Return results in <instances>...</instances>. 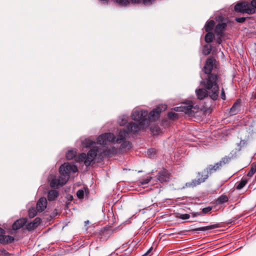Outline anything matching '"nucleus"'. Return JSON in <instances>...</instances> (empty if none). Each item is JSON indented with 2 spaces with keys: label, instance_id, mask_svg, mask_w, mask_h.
Here are the masks:
<instances>
[{
  "label": "nucleus",
  "instance_id": "4c0bfd02",
  "mask_svg": "<svg viewBox=\"0 0 256 256\" xmlns=\"http://www.w3.org/2000/svg\"><path fill=\"white\" fill-rule=\"evenodd\" d=\"M168 116L169 118L172 120H176L178 118V114L174 112H170Z\"/></svg>",
  "mask_w": 256,
  "mask_h": 256
},
{
  "label": "nucleus",
  "instance_id": "3c124183",
  "mask_svg": "<svg viewBox=\"0 0 256 256\" xmlns=\"http://www.w3.org/2000/svg\"><path fill=\"white\" fill-rule=\"evenodd\" d=\"M246 144V141L244 140H241L240 142V143L238 144V146H240V147L242 146H244Z\"/></svg>",
  "mask_w": 256,
  "mask_h": 256
},
{
  "label": "nucleus",
  "instance_id": "09e8293b",
  "mask_svg": "<svg viewBox=\"0 0 256 256\" xmlns=\"http://www.w3.org/2000/svg\"><path fill=\"white\" fill-rule=\"evenodd\" d=\"M220 96H221L222 99L224 100H226V94H225V93H224V90L223 88L222 90Z\"/></svg>",
  "mask_w": 256,
  "mask_h": 256
},
{
  "label": "nucleus",
  "instance_id": "b1692460",
  "mask_svg": "<svg viewBox=\"0 0 256 256\" xmlns=\"http://www.w3.org/2000/svg\"><path fill=\"white\" fill-rule=\"evenodd\" d=\"M233 158V156L232 155L231 156H225L223 157L221 160L218 162V164L222 168L225 164H228L230 160Z\"/></svg>",
  "mask_w": 256,
  "mask_h": 256
},
{
  "label": "nucleus",
  "instance_id": "37998d69",
  "mask_svg": "<svg viewBox=\"0 0 256 256\" xmlns=\"http://www.w3.org/2000/svg\"><path fill=\"white\" fill-rule=\"evenodd\" d=\"M11 255L10 254L7 252L5 250L2 249L0 250V256H10Z\"/></svg>",
  "mask_w": 256,
  "mask_h": 256
},
{
  "label": "nucleus",
  "instance_id": "a878e982",
  "mask_svg": "<svg viewBox=\"0 0 256 256\" xmlns=\"http://www.w3.org/2000/svg\"><path fill=\"white\" fill-rule=\"evenodd\" d=\"M215 23L214 20L208 21L204 26L205 30L206 32H210L214 28Z\"/></svg>",
  "mask_w": 256,
  "mask_h": 256
},
{
  "label": "nucleus",
  "instance_id": "473e14b6",
  "mask_svg": "<svg viewBox=\"0 0 256 256\" xmlns=\"http://www.w3.org/2000/svg\"><path fill=\"white\" fill-rule=\"evenodd\" d=\"M248 180L246 178H242L236 186V189L240 190L246 184Z\"/></svg>",
  "mask_w": 256,
  "mask_h": 256
},
{
  "label": "nucleus",
  "instance_id": "c03bdc74",
  "mask_svg": "<svg viewBox=\"0 0 256 256\" xmlns=\"http://www.w3.org/2000/svg\"><path fill=\"white\" fill-rule=\"evenodd\" d=\"M246 18L241 17V18H235V20L238 23H244L246 21Z\"/></svg>",
  "mask_w": 256,
  "mask_h": 256
},
{
  "label": "nucleus",
  "instance_id": "a211bd4d",
  "mask_svg": "<svg viewBox=\"0 0 256 256\" xmlns=\"http://www.w3.org/2000/svg\"><path fill=\"white\" fill-rule=\"evenodd\" d=\"M96 144V142L94 141H93L91 139L89 138H86L84 139L82 142V145L84 146V147H86V148H90V147H91V146H92V149L94 148L95 147H98V148H102V146H103V145H101L100 144H99L100 146H93V145L94 144ZM92 150V148L88 151V152Z\"/></svg>",
  "mask_w": 256,
  "mask_h": 256
},
{
  "label": "nucleus",
  "instance_id": "39448f33",
  "mask_svg": "<svg viewBox=\"0 0 256 256\" xmlns=\"http://www.w3.org/2000/svg\"><path fill=\"white\" fill-rule=\"evenodd\" d=\"M208 177L209 176L205 169H204L202 171L198 172L197 173L196 178L192 180L191 182H186L185 184L186 187L189 188H194L205 182L206 180L208 179Z\"/></svg>",
  "mask_w": 256,
  "mask_h": 256
},
{
  "label": "nucleus",
  "instance_id": "6e6d98bb",
  "mask_svg": "<svg viewBox=\"0 0 256 256\" xmlns=\"http://www.w3.org/2000/svg\"><path fill=\"white\" fill-rule=\"evenodd\" d=\"M88 220L87 222H85L86 223H88Z\"/></svg>",
  "mask_w": 256,
  "mask_h": 256
},
{
  "label": "nucleus",
  "instance_id": "c85d7f7f",
  "mask_svg": "<svg viewBox=\"0 0 256 256\" xmlns=\"http://www.w3.org/2000/svg\"><path fill=\"white\" fill-rule=\"evenodd\" d=\"M114 2L117 3L119 6L124 7L129 6L130 3V0H114Z\"/></svg>",
  "mask_w": 256,
  "mask_h": 256
},
{
  "label": "nucleus",
  "instance_id": "c756f323",
  "mask_svg": "<svg viewBox=\"0 0 256 256\" xmlns=\"http://www.w3.org/2000/svg\"><path fill=\"white\" fill-rule=\"evenodd\" d=\"M76 150H70L66 154V158L68 160H72L76 157Z\"/></svg>",
  "mask_w": 256,
  "mask_h": 256
},
{
  "label": "nucleus",
  "instance_id": "58836bf2",
  "mask_svg": "<svg viewBox=\"0 0 256 256\" xmlns=\"http://www.w3.org/2000/svg\"><path fill=\"white\" fill-rule=\"evenodd\" d=\"M152 178L151 176H148L147 178L142 180L140 181V183L142 185L146 184L150 182Z\"/></svg>",
  "mask_w": 256,
  "mask_h": 256
},
{
  "label": "nucleus",
  "instance_id": "f03ea898",
  "mask_svg": "<svg viewBox=\"0 0 256 256\" xmlns=\"http://www.w3.org/2000/svg\"><path fill=\"white\" fill-rule=\"evenodd\" d=\"M148 111L146 110H136L132 114V119L138 124L134 122L128 123L126 128L130 132L136 134L142 129H144L149 126V119L148 118Z\"/></svg>",
  "mask_w": 256,
  "mask_h": 256
},
{
  "label": "nucleus",
  "instance_id": "412c9836",
  "mask_svg": "<svg viewBox=\"0 0 256 256\" xmlns=\"http://www.w3.org/2000/svg\"><path fill=\"white\" fill-rule=\"evenodd\" d=\"M132 4H140L145 6L152 5L155 0H130Z\"/></svg>",
  "mask_w": 256,
  "mask_h": 256
},
{
  "label": "nucleus",
  "instance_id": "6ab92c4d",
  "mask_svg": "<svg viewBox=\"0 0 256 256\" xmlns=\"http://www.w3.org/2000/svg\"><path fill=\"white\" fill-rule=\"evenodd\" d=\"M220 227V224H211L206 226L200 227L198 228H196L193 230L194 232H198V231H206L211 230L212 229L218 228Z\"/></svg>",
  "mask_w": 256,
  "mask_h": 256
},
{
  "label": "nucleus",
  "instance_id": "2eb2a0df",
  "mask_svg": "<svg viewBox=\"0 0 256 256\" xmlns=\"http://www.w3.org/2000/svg\"><path fill=\"white\" fill-rule=\"evenodd\" d=\"M206 171L208 176L211 175L212 174L216 172L217 170H220L221 168L218 164V163H215L214 165L209 164L207 166V167L204 168Z\"/></svg>",
  "mask_w": 256,
  "mask_h": 256
},
{
  "label": "nucleus",
  "instance_id": "4be33fe9",
  "mask_svg": "<svg viewBox=\"0 0 256 256\" xmlns=\"http://www.w3.org/2000/svg\"><path fill=\"white\" fill-rule=\"evenodd\" d=\"M62 177L59 176L58 178H54L50 182V186L51 188H58V186H62L65 184H62Z\"/></svg>",
  "mask_w": 256,
  "mask_h": 256
},
{
  "label": "nucleus",
  "instance_id": "20e7f679",
  "mask_svg": "<svg viewBox=\"0 0 256 256\" xmlns=\"http://www.w3.org/2000/svg\"><path fill=\"white\" fill-rule=\"evenodd\" d=\"M59 171L60 176L62 178V184H66L70 178V174L72 172H76L78 171V168L74 165L65 163L60 166Z\"/></svg>",
  "mask_w": 256,
  "mask_h": 256
},
{
  "label": "nucleus",
  "instance_id": "603ef678",
  "mask_svg": "<svg viewBox=\"0 0 256 256\" xmlns=\"http://www.w3.org/2000/svg\"><path fill=\"white\" fill-rule=\"evenodd\" d=\"M156 128V132H158V131H160V128H151L150 130L152 131L153 133H154V130Z\"/></svg>",
  "mask_w": 256,
  "mask_h": 256
},
{
  "label": "nucleus",
  "instance_id": "aec40b11",
  "mask_svg": "<svg viewBox=\"0 0 256 256\" xmlns=\"http://www.w3.org/2000/svg\"><path fill=\"white\" fill-rule=\"evenodd\" d=\"M14 241V237L10 236L0 235V243L3 244H10Z\"/></svg>",
  "mask_w": 256,
  "mask_h": 256
},
{
  "label": "nucleus",
  "instance_id": "bb28decb",
  "mask_svg": "<svg viewBox=\"0 0 256 256\" xmlns=\"http://www.w3.org/2000/svg\"><path fill=\"white\" fill-rule=\"evenodd\" d=\"M128 116L124 115L119 117L118 120V122L120 126H124L128 123Z\"/></svg>",
  "mask_w": 256,
  "mask_h": 256
},
{
  "label": "nucleus",
  "instance_id": "7ed1b4c3",
  "mask_svg": "<svg viewBox=\"0 0 256 256\" xmlns=\"http://www.w3.org/2000/svg\"><path fill=\"white\" fill-rule=\"evenodd\" d=\"M205 78L202 79L200 84L204 88L208 90L210 98L216 100L218 97L220 88L218 82L220 80V77L216 74H206Z\"/></svg>",
  "mask_w": 256,
  "mask_h": 256
},
{
  "label": "nucleus",
  "instance_id": "72a5a7b5",
  "mask_svg": "<svg viewBox=\"0 0 256 256\" xmlns=\"http://www.w3.org/2000/svg\"><path fill=\"white\" fill-rule=\"evenodd\" d=\"M37 214V210L35 208H32L28 210V216L30 218H33Z\"/></svg>",
  "mask_w": 256,
  "mask_h": 256
},
{
  "label": "nucleus",
  "instance_id": "6e6552de",
  "mask_svg": "<svg viewBox=\"0 0 256 256\" xmlns=\"http://www.w3.org/2000/svg\"><path fill=\"white\" fill-rule=\"evenodd\" d=\"M166 108V106H158L152 110L150 113L148 112V118L149 119V124L150 122L154 121L157 118L160 113Z\"/></svg>",
  "mask_w": 256,
  "mask_h": 256
},
{
  "label": "nucleus",
  "instance_id": "e433bc0d",
  "mask_svg": "<svg viewBox=\"0 0 256 256\" xmlns=\"http://www.w3.org/2000/svg\"><path fill=\"white\" fill-rule=\"evenodd\" d=\"M177 218L182 219V220H187L190 218V215L189 214H178L176 216Z\"/></svg>",
  "mask_w": 256,
  "mask_h": 256
},
{
  "label": "nucleus",
  "instance_id": "5fc2aeb1",
  "mask_svg": "<svg viewBox=\"0 0 256 256\" xmlns=\"http://www.w3.org/2000/svg\"><path fill=\"white\" fill-rule=\"evenodd\" d=\"M4 234V230L0 227V235Z\"/></svg>",
  "mask_w": 256,
  "mask_h": 256
},
{
  "label": "nucleus",
  "instance_id": "79ce46f5",
  "mask_svg": "<svg viewBox=\"0 0 256 256\" xmlns=\"http://www.w3.org/2000/svg\"><path fill=\"white\" fill-rule=\"evenodd\" d=\"M212 210V207L208 206L206 208H204L202 209V212H201L202 214H206L209 212H210Z\"/></svg>",
  "mask_w": 256,
  "mask_h": 256
},
{
  "label": "nucleus",
  "instance_id": "ea45409f",
  "mask_svg": "<svg viewBox=\"0 0 256 256\" xmlns=\"http://www.w3.org/2000/svg\"><path fill=\"white\" fill-rule=\"evenodd\" d=\"M76 196L79 199H82L84 196V191L82 190H79L76 192Z\"/></svg>",
  "mask_w": 256,
  "mask_h": 256
},
{
  "label": "nucleus",
  "instance_id": "de8ad7c7",
  "mask_svg": "<svg viewBox=\"0 0 256 256\" xmlns=\"http://www.w3.org/2000/svg\"><path fill=\"white\" fill-rule=\"evenodd\" d=\"M100 4L103 5H108L110 0H99Z\"/></svg>",
  "mask_w": 256,
  "mask_h": 256
},
{
  "label": "nucleus",
  "instance_id": "ddd939ff",
  "mask_svg": "<svg viewBox=\"0 0 256 256\" xmlns=\"http://www.w3.org/2000/svg\"><path fill=\"white\" fill-rule=\"evenodd\" d=\"M209 90L206 88H201L196 90L198 98L199 100H203L206 96H209L210 98V94L208 92Z\"/></svg>",
  "mask_w": 256,
  "mask_h": 256
},
{
  "label": "nucleus",
  "instance_id": "7c9ffc66",
  "mask_svg": "<svg viewBox=\"0 0 256 256\" xmlns=\"http://www.w3.org/2000/svg\"><path fill=\"white\" fill-rule=\"evenodd\" d=\"M228 200V197L225 194H222L217 200L216 202L220 204L227 202Z\"/></svg>",
  "mask_w": 256,
  "mask_h": 256
},
{
  "label": "nucleus",
  "instance_id": "5701e85b",
  "mask_svg": "<svg viewBox=\"0 0 256 256\" xmlns=\"http://www.w3.org/2000/svg\"><path fill=\"white\" fill-rule=\"evenodd\" d=\"M110 231L106 228H103L100 230V234L101 240H106L110 236Z\"/></svg>",
  "mask_w": 256,
  "mask_h": 256
},
{
  "label": "nucleus",
  "instance_id": "423d86ee",
  "mask_svg": "<svg viewBox=\"0 0 256 256\" xmlns=\"http://www.w3.org/2000/svg\"><path fill=\"white\" fill-rule=\"evenodd\" d=\"M183 104L180 106L175 107L174 110L176 112H184L189 116H192L194 114L196 108L194 106L192 102H189L188 104Z\"/></svg>",
  "mask_w": 256,
  "mask_h": 256
},
{
  "label": "nucleus",
  "instance_id": "0eeeda50",
  "mask_svg": "<svg viewBox=\"0 0 256 256\" xmlns=\"http://www.w3.org/2000/svg\"><path fill=\"white\" fill-rule=\"evenodd\" d=\"M234 10L237 12L249 14L254 13V9L250 8L249 3L246 2H241L236 4L234 6Z\"/></svg>",
  "mask_w": 256,
  "mask_h": 256
},
{
  "label": "nucleus",
  "instance_id": "393cba45",
  "mask_svg": "<svg viewBox=\"0 0 256 256\" xmlns=\"http://www.w3.org/2000/svg\"><path fill=\"white\" fill-rule=\"evenodd\" d=\"M58 196V193L56 190H49L48 194V199L50 201L54 200Z\"/></svg>",
  "mask_w": 256,
  "mask_h": 256
},
{
  "label": "nucleus",
  "instance_id": "8fccbe9b",
  "mask_svg": "<svg viewBox=\"0 0 256 256\" xmlns=\"http://www.w3.org/2000/svg\"><path fill=\"white\" fill-rule=\"evenodd\" d=\"M152 248L151 247L144 254L142 255V256H148L152 252Z\"/></svg>",
  "mask_w": 256,
  "mask_h": 256
},
{
  "label": "nucleus",
  "instance_id": "4468645a",
  "mask_svg": "<svg viewBox=\"0 0 256 256\" xmlns=\"http://www.w3.org/2000/svg\"><path fill=\"white\" fill-rule=\"evenodd\" d=\"M227 25L226 23H218L215 27L214 32L218 36L222 37Z\"/></svg>",
  "mask_w": 256,
  "mask_h": 256
},
{
  "label": "nucleus",
  "instance_id": "f8f14e48",
  "mask_svg": "<svg viewBox=\"0 0 256 256\" xmlns=\"http://www.w3.org/2000/svg\"><path fill=\"white\" fill-rule=\"evenodd\" d=\"M156 177L158 181L161 183H162L169 180L170 175L166 170H163L158 172Z\"/></svg>",
  "mask_w": 256,
  "mask_h": 256
},
{
  "label": "nucleus",
  "instance_id": "c9c22d12",
  "mask_svg": "<svg viewBox=\"0 0 256 256\" xmlns=\"http://www.w3.org/2000/svg\"><path fill=\"white\" fill-rule=\"evenodd\" d=\"M122 148H124L125 150H129L131 148V144L130 142L128 141H124V142H122Z\"/></svg>",
  "mask_w": 256,
  "mask_h": 256
},
{
  "label": "nucleus",
  "instance_id": "dca6fc26",
  "mask_svg": "<svg viewBox=\"0 0 256 256\" xmlns=\"http://www.w3.org/2000/svg\"><path fill=\"white\" fill-rule=\"evenodd\" d=\"M41 222V219L40 218H36L32 222L26 225V228L28 230H34L37 228Z\"/></svg>",
  "mask_w": 256,
  "mask_h": 256
},
{
  "label": "nucleus",
  "instance_id": "cd10ccee",
  "mask_svg": "<svg viewBox=\"0 0 256 256\" xmlns=\"http://www.w3.org/2000/svg\"><path fill=\"white\" fill-rule=\"evenodd\" d=\"M208 33L206 34L204 40L206 43H210L213 41L214 38V34L210 32H207Z\"/></svg>",
  "mask_w": 256,
  "mask_h": 256
},
{
  "label": "nucleus",
  "instance_id": "2f4dec72",
  "mask_svg": "<svg viewBox=\"0 0 256 256\" xmlns=\"http://www.w3.org/2000/svg\"><path fill=\"white\" fill-rule=\"evenodd\" d=\"M256 172V162H254L251 165L250 170L248 172L247 176L252 177Z\"/></svg>",
  "mask_w": 256,
  "mask_h": 256
},
{
  "label": "nucleus",
  "instance_id": "1a4fd4ad",
  "mask_svg": "<svg viewBox=\"0 0 256 256\" xmlns=\"http://www.w3.org/2000/svg\"><path fill=\"white\" fill-rule=\"evenodd\" d=\"M216 60L213 58H208L206 62L203 70L206 74H215L212 70L216 63Z\"/></svg>",
  "mask_w": 256,
  "mask_h": 256
},
{
  "label": "nucleus",
  "instance_id": "f704fd0d",
  "mask_svg": "<svg viewBox=\"0 0 256 256\" xmlns=\"http://www.w3.org/2000/svg\"><path fill=\"white\" fill-rule=\"evenodd\" d=\"M211 52V48L210 46H208V45H205L204 46L202 52L204 55H208Z\"/></svg>",
  "mask_w": 256,
  "mask_h": 256
},
{
  "label": "nucleus",
  "instance_id": "f3484780",
  "mask_svg": "<svg viewBox=\"0 0 256 256\" xmlns=\"http://www.w3.org/2000/svg\"><path fill=\"white\" fill-rule=\"evenodd\" d=\"M27 222L26 218H20L16 220L12 224V228L14 230H18L24 226Z\"/></svg>",
  "mask_w": 256,
  "mask_h": 256
},
{
  "label": "nucleus",
  "instance_id": "a18cd8bd",
  "mask_svg": "<svg viewBox=\"0 0 256 256\" xmlns=\"http://www.w3.org/2000/svg\"><path fill=\"white\" fill-rule=\"evenodd\" d=\"M156 150L154 148L149 149L148 150V154L150 156H152L155 154Z\"/></svg>",
  "mask_w": 256,
  "mask_h": 256
},
{
  "label": "nucleus",
  "instance_id": "a19ab883",
  "mask_svg": "<svg viewBox=\"0 0 256 256\" xmlns=\"http://www.w3.org/2000/svg\"><path fill=\"white\" fill-rule=\"evenodd\" d=\"M249 6L250 8H254V12L256 11V0H252L250 3H249Z\"/></svg>",
  "mask_w": 256,
  "mask_h": 256
},
{
  "label": "nucleus",
  "instance_id": "9d476101",
  "mask_svg": "<svg viewBox=\"0 0 256 256\" xmlns=\"http://www.w3.org/2000/svg\"><path fill=\"white\" fill-rule=\"evenodd\" d=\"M241 106V100L238 99L234 102V103L232 106V108H230L229 111V113L230 116H234L238 114L240 111Z\"/></svg>",
  "mask_w": 256,
  "mask_h": 256
},
{
  "label": "nucleus",
  "instance_id": "864d4df0",
  "mask_svg": "<svg viewBox=\"0 0 256 256\" xmlns=\"http://www.w3.org/2000/svg\"><path fill=\"white\" fill-rule=\"evenodd\" d=\"M221 38L222 37H220L219 36V38H218L217 40V42L218 44H220L221 42H222V39H221Z\"/></svg>",
  "mask_w": 256,
  "mask_h": 256
},
{
  "label": "nucleus",
  "instance_id": "f257e3e1",
  "mask_svg": "<svg viewBox=\"0 0 256 256\" xmlns=\"http://www.w3.org/2000/svg\"><path fill=\"white\" fill-rule=\"evenodd\" d=\"M130 133L128 130V132L124 130H120L117 137L112 133H104L101 134L97 138V144L103 145L100 148L95 147L92 149L87 154L82 152L76 158L78 162H84L86 166H90L92 162H94V160L96 156L98 157L102 156V155L106 151V146L109 142L122 143L126 140V136Z\"/></svg>",
  "mask_w": 256,
  "mask_h": 256
},
{
  "label": "nucleus",
  "instance_id": "49530a36",
  "mask_svg": "<svg viewBox=\"0 0 256 256\" xmlns=\"http://www.w3.org/2000/svg\"><path fill=\"white\" fill-rule=\"evenodd\" d=\"M191 214L193 217H196L202 216V213L201 212H192Z\"/></svg>",
  "mask_w": 256,
  "mask_h": 256
},
{
  "label": "nucleus",
  "instance_id": "9b49d317",
  "mask_svg": "<svg viewBox=\"0 0 256 256\" xmlns=\"http://www.w3.org/2000/svg\"><path fill=\"white\" fill-rule=\"evenodd\" d=\"M47 200L46 198H40L36 203V208L38 212H42L46 208L47 206Z\"/></svg>",
  "mask_w": 256,
  "mask_h": 256
}]
</instances>
